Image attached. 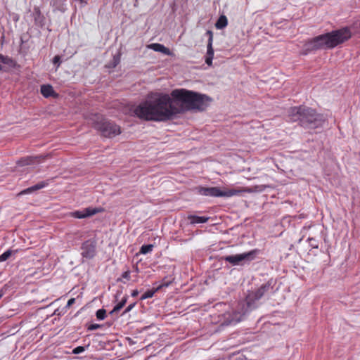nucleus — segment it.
Returning a JSON list of instances; mask_svg holds the SVG:
<instances>
[{"label":"nucleus","mask_w":360,"mask_h":360,"mask_svg":"<svg viewBox=\"0 0 360 360\" xmlns=\"http://www.w3.org/2000/svg\"><path fill=\"white\" fill-rule=\"evenodd\" d=\"M211 101L212 98L207 95L186 89H176L172 91L170 95L149 94L146 99L135 108L134 113L145 120L165 122L186 111H203Z\"/></svg>","instance_id":"obj_1"},{"label":"nucleus","mask_w":360,"mask_h":360,"mask_svg":"<svg viewBox=\"0 0 360 360\" xmlns=\"http://www.w3.org/2000/svg\"><path fill=\"white\" fill-rule=\"evenodd\" d=\"M272 281H269L255 292H250L245 300L240 301L235 311L224 314L221 325H235L241 321L250 311L257 307V301L272 290Z\"/></svg>","instance_id":"obj_2"},{"label":"nucleus","mask_w":360,"mask_h":360,"mask_svg":"<svg viewBox=\"0 0 360 360\" xmlns=\"http://www.w3.org/2000/svg\"><path fill=\"white\" fill-rule=\"evenodd\" d=\"M351 36L352 33L348 27L321 34L304 45V54L319 49H333L349 39Z\"/></svg>","instance_id":"obj_3"},{"label":"nucleus","mask_w":360,"mask_h":360,"mask_svg":"<svg viewBox=\"0 0 360 360\" xmlns=\"http://www.w3.org/2000/svg\"><path fill=\"white\" fill-rule=\"evenodd\" d=\"M288 116L291 121L299 122L302 127L309 129L323 127L327 120L323 115L319 114L315 110L304 105L290 108Z\"/></svg>","instance_id":"obj_4"},{"label":"nucleus","mask_w":360,"mask_h":360,"mask_svg":"<svg viewBox=\"0 0 360 360\" xmlns=\"http://www.w3.org/2000/svg\"><path fill=\"white\" fill-rule=\"evenodd\" d=\"M91 120L93 127L105 137L112 138L121 133L118 125L105 119L102 115L96 114L93 115Z\"/></svg>","instance_id":"obj_5"},{"label":"nucleus","mask_w":360,"mask_h":360,"mask_svg":"<svg viewBox=\"0 0 360 360\" xmlns=\"http://www.w3.org/2000/svg\"><path fill=\"white\" fill-rule=\"evenodd\" d=\"M257 252V250H253L241 254L224 256L223 259L225 262L233 266L243 265L252 261L255 258Z\"/></svg>","instance_id":"obj_6"},{"label":"nucleus","mask_w":360,"mask_h":360,"mask_svg":"<svg viewBox=\"0 0 360 360\" xmlns=\"http://www.w3.org/2000/svg\"><path fill=\"white\" fill-rule=\"evenodd\" d=\"M242 191L237 189H227L221 191L218 187H200L199 188L200 194L205 196L212 197H231L240 194Z\"/></svg>","instance_id":"obj_7"},{"label":"nucleus","mask_w":360,"mask_h":360,"mask_svg":"<svg viewBox=\"0 0 360 360\" xmlns=\"http://www.w3.org/2000/svg\"><path fill=\"white\" fill-rule=\"evenodd\" d=\"M83 257L92 259L96 253V242L94 240H87L84 242L81 247Z\"/></svg>","instance_id":"obj_8"},{"label":"nucleus","mask_w":360,"mask_h":360,"mask_svg":"<svg viewBox=\"0 0 360 360\" xmlns=\"http://www.w3.org/2000/svg\"><path fill=\"white\" fill-rule=\"evenodd\" d=\"M103 211L102 208H94V207H87L84 209L83 210L75 211L71 214V215L77 219H84L91 216H93L97 213H99Z\"/></svg>","instance_id":"obj_9"},{"label":"nucleus","mask_w":360,"mask_h":360,"mask_svg":"<svg viewBox=\"0 0 360 360\" xmlns=\"http://www.w3.org/2000/svg\"><path fill=\"white\" fill-rule=\"evenodd\" d=\"M206 34L209 37L208 43L207 46V56L205 58V63L208 65H211L212 63V59L214 57V49L212 47V41H213V34L211 30H207L206 32Z\"/></svg>","instance_id":"obj_10"},{"label":"nucleus","mask_w":360,"mask_h":360,"mask_svg":"<svg viewBox=\"0 0 360 360\" xmlns=\"http://www.w3.org/2000/svg\"><path fill=\"white\" fill-rule=\"evenodd\" d=\"M48 184H49L47 181L39 182L37 184L23 190L22 191H21V193L20 194L30 193L32 192H34V191H38L39 189H41L43 188H45L46 186H48Z\"/></svg>","instance_id":"obj_11"},{"label":"nucleus","mask_w":360,"mask_h":360,"mask_svg":"<svg viewBox=\"0 0 360 360\" xmlns=\"http://www.w3.org/2000/svg\"><path fill=\"white\" fill-rule=\"evenodd\" d=\"M148 48L155 51L160 52V53H165L166 55L170 54L169 49L161 44H158V43L150 44V45H148Z\"/></svg>","instance_id":"obj_12"},{"label":"nucleus","mask_w":360,"mask_h":360,"mask_svg":"<svg viewBox=\"0 0 360 360\" xmlns=\"http://www.w3.org/2000/svg\"><path fill=\"white\" fill-rule=\"evenodd\" d=\"M208 217H199L196 215H188V219L190 221V223L192 224H204L206 223L209 220Z\"/></svg>","instance_id":"obj_13"},{"label":"nucleus","mask_w":360,"mask_h":360,"mask_svg":"<svg viewBox=\"0 0 360 360\" xmlns=\"http://www.w3.org/2000/svg\"><path fill=\"white\" fill-rule=\"evenodd\" d=\"M40 157H27L25 158H22L19 161H18V165L19 166H25V165H30L34 164Z\"/></svg>","instance_id":"obj_14"},{"label":"nucleus","mask_w":360,"mask_h":360,"mask_svg":"<svg viewBox=\"0 0 360 360\" xmlns=\"http://www.w3.org/2000/svg\"><path fill=\"white\" fill-rule=\"evenodd\" d=\"M41 94L46 98L50 97L54 94L53 89L51 85L41 86Z\"/></svg>","instance_id":"obj_15"},{"label":"nucleus","mask_w":360,"mask_h":360,"mask_svg":"<svg viewBox=\"0 0 360 360\" xmlns=\"http://www.w3.org/2000/svg\"><path fill=\"white\" fill-rule=\"evenodd\" d=\"M227 25H228L227 18L225 15H222L217 20V21L215 24V27L217 29L221 30V29L226 27L227 26Z\"/></svg>","instance_id":"obj_16"},{"label":"nucleus","mask_w":360,"mask_h":360,"mask_svg":"<svg viewBox=\"0 0 360 360\" xmlns=\"http://www.w3.org/2000/svg\"><path fill=\"white\" fill-rule=\"evenodd\" d=\"M159 290H160V287H157L155 288H153L152 290H147L146 292H144L141 297V300H146L148 298H150L152 297L154 294L158 292Z\"/></svg>","instance_id":"obj_17"},{"label":"nucleus","mask_w":360,"mask_h":360,"mask_svg":"<svg viewBox=\"0 0 360 360\" xmlns=\"http://www.w3.org/2000/svg\"><path fill=\"white\" fill-rule=\"evenodd\" d=\"M127 301V296H124L122 300L114 307L113 309L110 311V314L120 311L125 305Z\"/></svg>","instance_id":"obj_18"},{"label":"nucleus","mask_w":360,"mask_h":360,"mask_svg":"<svg viewBox=\"0 0 360 360\" xmlns=\"http://www.w3.org/2000/svg\"><path fill=\"white\" fill-rule=\"evenodd\" d=\"M17 250H8L0 255V262L6 261L13 253H15Z\"/></svg>","instance_id":"obj_19"},{"label":"nucleus","mask_w":360,"mask_h":360,"mask_svg":"<svg viewBox=\"0 0 360 360\" xmlns=\"http://www.w3.org/2000/svg\"><path fill=\"white\" fill-rule=\"evenodd\" d=\"M153 245H152V244L143 245L141 246L139 252L141 254L146 255V254L150 252L153 250Z\"/></svg>","instance_id":"obj_20"},{"label":"nucleus","mask_w":360,"mask_h":360,"mask_svg":"<svg viewBox=\"0 0 360 360\" xmlns=\"http://www.w3.org/2000/svg\"><path fill=\"white\" fill-rule=\"evenodd\" d=\"M96 317L99 320H103L106 316V311L103 309H98L96 313Z\"/></svg>","instance_id":"obj_21"},{"label":"nucleus","mask_w":360,"mask_h":360,"mask_svg":"<svg viewBox=\"0 0 360 360\" xmlns=\"http://www.w3.org/2000/svg\"><path fill=\"white\" fill-rule=\"evenodd\" d=\"M0 62L4 64L10 65L13 63V60L7 56H4L0 53Z\"/></svg>","instance_id":"obj_22"},{"label":"nucleus","mask_w":360,"mask_h":360,"mask_svg":"<svg viewBox=\"0 0 360 360\" xmlns=\"http://www.w3.org/2000/svg\"><path fill=\"white\" fill-rule=\"evenodd\" d=\"M120 62V55L117 54L113 56L110 67L115 68Z\"/></svg>","instance_id":"obj_23"},{"label":"nucleus","mask_w":360,"mask_h":360,"mask_svg":"<svg viewBox=\"0 0 360 360\" xmlns=\"http://www.w3.org/2000/svg\"><path fill=\"white\" fill-rule=\"evenodd\" d=\"M309 245L313 248H318V242L314 238H308Z\"/></svg>","instance_id":"obj_24"},{"label":"nucleus","mask_w":360,"mask_h":360,"mask_svg":"<svg viewBox=\"0 0 360 360\" xmlns=\"http://www.w3.org/2000/svg\"><path fill=\"white\" fill-rule=\"evenodd\" d=\"M84 351H85V347H83V346H78V347H75L72 350V353L75 354H78L82 353Z\"/></svg>","instance_id":"obj_25"},{"label":"nucleus","mask_w":360,"mask_h":360,"mask_svg":"<svg viewBox=\"0 0 360 360\" xmlns=\"http://www.w3.org/2000/svg\"><path fill=\"white\" fill-rule=\"evenodd\" d=\"M100 328H101V325L97 324V323H93L88 326V330H96Z\"/></svg>","instance_id":"obj_26"},{"label":"nucleus","mask_w":360,"mask_h":360,"mask_svg":"<svg viewBox=\"0 0 360 360\" xmlns=\"http://www.w3.org/2000/svg\"><path fill=\"white\" fill-rule=\"evenodd\" d=\"M136 303H132V304H130L129 306H127V307L124 309V311H123V314H125L128 312H129L135 306Z\"/></svg>","instance_id":"obj_27"},{"label":"nucleus","mask_w":360,"mask_h":360,"mask_svg":"<svg viewBox=\"0 0 360 360\" xmlns=\"http://www.w3.org/2000/svg\"><path fill=\"white\" fill-rule=\"evenodd\" d=\"M122 278L129 281L130 279V271H124L122 274Z\"/></svg>","instance_id":"obj_28"},{"label":"nucleus","mask_w":360,"mask_h":360,"mask_svg":"<svg viewBox=\"0 0 360 360\" xmlns=\"http://www.w3.org/2000/svg\"><path fill=\"white\" fill-rule=\"evenodd\" d=\"M171 283L170 281H165V280L162 281V283L159 285L158 287H160V289L163 287H167Z\"/></svg>","instance_id":"obj_29"},{"label":"nucleus","mask_w":360,"mask_h":360,"mask_svg":"<svg viewBox=\"0 0 360 360\" xmlns=\"http://www.w3.org/2000/svg\"><path fill=\"white\" fill-rule=\"evenodd\" d=\"M60 62V57L59 56H54V58L53 59V63L54 64H58V65H59Z\"/></svg>","instance_id":"obj_30"},{"label":"nucleus","mask_w":360,"mask_h":360,"mask_svg":"<svg viewBox=\"0 0 360 360\" xmlns=\"http://www.w3.org/2000/svg\"><path fill=\"white\" fill-rule=\"evenodd\" d=\"M75 302V298H71L68 301V303H67V305H66V307H70Z\"/></svg>","instance_id":"obj_31"},{"label":"nucleus","mask_w":360,"mask_h":360,"mask_svg":"<svg viewBox=\"0 0 360 360\" xmlns=\"http://www.w3.org/2000/svg\"><path fill=\"white\" fill-rule=\"evenodd\" d=\"M139 295V291L137 290H134L131 292L132 297H136Z\"/></svg>","instance_id":"obj_32"},{"label":"nucleus","mask_w":360,"mask_h":360,"mask_svg":"<svg viewBox=\"0 0 360 360\" xmlns=\"http://www.w3.org/2000/svg\"><path fill=\"white\" fill-rule=\"evenodd\" d=\"M52 1H53V5L58 6L61 0H52Z\"/></svg>","instance_id":"obj_33"},{"label":"nucleus","mask_w":360,"mask_h":360,"mask_svg":"<svg viewBox=\"0 0 360 360\" xmlns=\"http://www.w3.org/2000/svg\"><path fill=\"white\" fill-rule=\"evenodd\" d=\"M1 68H2V67H1V65H0V70H1Z\"/></svg>","instance_id":"obj_34"},{"label":"nucleus","mask_w":360,"mask_h":360,"mask_svg":"<svg viewBox=\"0 0 360 360\" xmlns=\"http://www.w3.org/2000/svg\"><path fill=\"white\" fill-rule=\"evenodd\" d=\"M119 0H115V1H118Z\"/></svg>","instance_id":"obj_35"}]
</instances>
